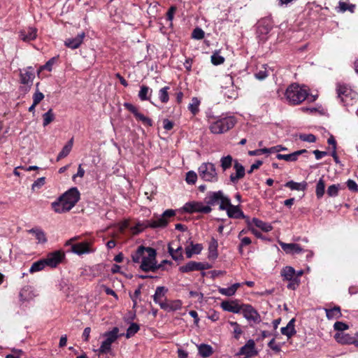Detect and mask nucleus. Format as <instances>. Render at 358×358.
<instances>
[{"label":"nucleus","instance_id":"obj_28","mask_svg":"<svg viewBox=\"0 0 358 358\" xmlns=\"http://www.w3.org/2000/svg\"><path fill=\"white\" fill-rule=\"evenodd\" d=\"M295 319L292 318L287 323L286 327H282L280 329L281 334L282 335L286 336L288 338H292L294 335L296 334V331L294 327Z\"/></svg>","mask_w":358,"mask_h":358},{"label":"nucleus","instance_id":"obj_42","mask_svg":"<svg viewBox=\"0 0 358 358\" xmlns=\"http://www.w3.org/2000/svg\"><path fill=\"white\" fill-rule=\"evenodd\" d=\"M45 266H47V263L45 262L44 259H40L32 264L29 268V272L31 273H34L35 272L41 271L44 269Z\"/></svg>","mask_w":358,"mask_h":358},{"label":"nucleus","instance_id":"obj_38","mask_svg":"<svg viewBox=\"0 0 358 358\" xmlns=\"http://www.w3.org/2000/svg\"><path fill=\"white\" fill-rule=\"evenodd\" d=\"M73 143V139L71 138L69 141L63 147L62 150L58 154L57 160L59 161L60 159L66 157L71 152Z\"/></svg>","mask_w":358,"mask_h":358},{"label":"nucleus","instance_id":"obj_61","mask_svg":"<svg viewBox=\"0 0 358 358\" xmlns=\"http://www.w3.org/2000/svg\"><path fill=\"white\" fill-rule=\"evenodd\" d=\"M346 185H347V187L348 188L352 191V192H358V185L356 183L355 181H354L353 180H351V179H349L347 182H346Z\"/></svg>","mask_w":358,"mask_h":358},{"label":"nucleus","instance_id":"obj_51","mask_svg":"<svg viewBox=\"0 0 358 358\" xmlns=\"http://www.w3.org/2000/svg\"><path fill=\"white\" fill-rule=\"evenodd\" d=\"M276 158L279 160H285L287 162H296L297 160L294 152L287 155L277 154Z\"/></svg>","mask_w":358,"mask_h":358},{"label":"nucleus","instance_id":"obj_53","mask_svg":"<svg viewBox=\"0 0 358 358\" xmlns=\"http://www.w3.org/2000/svg\"><path fill=\"white\" fill-rule=\"evenodd\" d=\"M224 58L221 56L218 52H214L211 56V62L213 64L217 66L223 64Z\"/></svg>","mask_w":358,"mask_h":358},{"label":"nucleus","instance_id":"obj_47","mask_svg":"<svg viewBox=\"0 0 358 358\" xmlns=\"http://www.w3.org/2000/svg\"><path fill=\"white\" fill-rule=\"evenodd\" d=\"M355 6L354 4H348L345 2L340 1L338 3V11L344 13L346 10H349L351 13L354 12Z\"/></svg>","mask_w":358,"mask_h":358},{"label":"nucleus","instance_id":"obj_5","mask_svg":"<svg viewBox=\"0 0 358 358\" xmlns=\"http://www.w3.org/2000/svg\"><path fill=\"white\" fill-rule=\"evenodd\" d=\"M206 202L211 206L219 205V209L221 210H226L231 204L230 199L221 190L208 192Z\"/></svg>","mask_w":358,"mask_h":358},{"label":"nucleus","instance_id":"obj_31","mask_svg":"<svg viewBox=\"0 0 358 358\" xmlns=\"http://www.w3.org/2000/svg\"><path fill=\"white\" fill-rule=\"evenodd\" d=\"M218 242L212 238L208 245V257L211 259H215L218 257L217 252Z\"/></svg>","mask_w":358,"mask_h":358},{"label":"nucleus","instance_id":"obj_15","mask_svg":"<svg viewBox=\"0 0 358 358\" xmlns=\"http://www.w3.org/2000/svg\"><path fill=\"white\" fill-rule=\"evenodd\" d=\"M257 354L255 350V343L252 339H250L247 343L241 347L237 353V355L245 356V358H250Z\"/></svg>","mask_w":358,"mask_h":358},{"label":"nucleus","instance_id":"obj_8","mask_svg":"<svg viewBox=\"0 0 358 358\" xmlns=\"http://www.w3.org/2000/svg\"><path fill=\"white\" fill-rule=\"evenodd\" d=\"M198 172L199 176L205 181L211 182L217 181V173L213 163H202L199 167Z\"/></svg>","mask_w":358,"mask_h":358},{"label":"nucleus","instance_id":"obj_56","mask_svg":"<svg viewBox=\"0 0 358 358\" xmlns=\"http://www.w3.org/2000/svg\"><path fill=\"white\" fill-rule=\"evenodd\" d=\"M197 179V175L195 172L190 171L187 173L186 182L188 184H194Z\"/></svg>","mask_w":358,"mask_h":358},{"label":"nucleus","instance_id":"obj_43","mask_svg":"<svg viewBox=\"0 0 358 358\" xmlns=\"http://www.w3.org/2000/svg\"><path fill=\"white\" fill-rule=\"evenodd\" d=\"M29 232L35 235V237L39 243H44L47 241L45 234L41 229H31L29 231Z\"/></svg>","mask_w":358,"mask_h":358},{"label":"nucleus","instance_id":"obj_29","mask_svg":"<svg viewBox=\"0 0 358 358\" xmlns=\"http://www.w3.org/2000/svg\"><path fill=\"white\" fill-rule=\"evenodd\" d=\"M182 303L180 300H173L169 303L165 302L164 304H161V308L166 311H175L180 310Z\"/></svg>","mask_w":358,"mask_h":358},{"label":"nucleus","instance_id":"obj_17","mask_svg":"<svg viewBox=\"0 0 358 358\" xmlns=\"http://www.w3.org/2000/svg\"><path fill=\"white\" fill-rule=\"evenodd\" d=\"M234 169L236 172L230 175L229 179L231 183L236 184L239 180L245 176V167L237 159L234 160Z\"/></svg>","mask_w":358,"mask_h":358},{"label":"nucleus","instance_id":"obj_7","mask_svg":"<svg viewBox=\"0 0 358 358\" xmlns=\"http://www.w3.org/2000/svg\"><path fill=\"white\" fill-rule=\"evenodd\" d=\"M119 329L114 327L111 331L105 332L103 336L105 340L101 343L100 348L95 350L99 354L104 355L110 352L111 345L118 338Z\"/></svg>","mask_w":358,"mask_h":358},{"label":"nucleus","instance_id":"obj_14","mask_svg":"<svg viewBox=\"0 0 358 358\" xmlns=\"http://www.w3.org/2000/svg\"><path fill=\"white\" fill-rule=\"evenodd\" d=\"M243 317L248 321L259 322L260 321V315L258 312L249 304H242L241 311Z\"/></svg>","mask_w":358,"mask_h":358},{"label":"nucleus","instance_id":"obj_54","mask_svg":"<svg viewBox=\"0 0 358 358\" xmlns=\"http://www.w3.org/2000/svg\"><path fill=\"white\" fill-rule=\"evenodd\" d=\"M339 189H340L339 184L331 185L328 187L327 193L329 196H331V197L336 196L338 194Z\"/></svg>","mask_w":358,"mask_h":358},{"label":"nucleus","instance_id":"obj_41","mask_svg":"<svg viewBox=\"0 0 358 358\" xmlns=\"http://www.w3.org/2000/svg\"><path fill=\"white\" fill-rule=\"evenodd\" d=\"M285 186L291 189L292 190H304L306 188L307 184L306 182H296L293 180H290L285 183Z\"/></svg>","mask_w":358,"mask_h":358},{"label":"nucleus","instance_id":"obj_52","mask_svg":"<svg viewBox=\"0 0 358 358\" xmlns=\"http://www.w3.org/2000/svg\"><path fill=\"white\" fill-rule=\"evenodd\" d=\"M135 117L143 122V124L145 126H152V121L150 118L145 117L143 114L139 113L138 111L134 115Z\"/></svg>","mask_w":358,"mask_h":358},{"label":"nucleus","instance_id":"obj_34","mask_svg":"<svg viewBox=\"0 0 358 358\" xmlns=\"http://www.w3.org/2000/svg\"><path fill=\"white\" fill-rule=\"evenodd\" d=\"M152 90L146 85L141 86L138 96L141 101H150Z\"/></svg>","mask_w":358,"mask_h":358},{"label":"nucleus","instance_id":"obj_18","mask_svg":"<svg viewBox=\"0 0 358 358\" xmlns=\"http://www.w3.org/2000/svg\"><path fill=\"white\" fill-rule=\"evenodd\" d=\"M64 257V254L58 250L48 254L44 260L47 263L48 266L55 268L62 261Z\"/></svg>","mask_w":358,"mask_h":358},{"label":"nucleus","instance_id":"obj_35","mask_svg":"<svg viewBox=\"0 0 358 358\" xmlns=\"http://www.w3.org/2000/svg\"><path fill=\"white\" fill-rule=\"evenodd\" d=\"M325 312L329 320L338 319L342 315L339 306H334L333 308H325Z\"/></svg>","mask_w":358,"mask_h":358},{"label":"nucleus","instance_id":"obj_32","mask_svg":"<svg viewBox=\"0 0 358 358\" xmlns=\"http://www.w3.org/2000/svg\"><path fill=\"white\" fill-rule=\"evenodd\" d=\"M203 250V246L200 243L194 244L191 242L190 247L185 248V253L187 258H191L194 254H199Z\"/></svg>","mask_w":358,"mask_h":358},{"label":"nucleus","instance_id":"obj_63","mask_svg":"<svg viewBox=\"0 0 358 358\" xmlns=\"http://www.w3.org/2000/svg\"><path fill=\"white\" fill-rule=\"evenodd\" d=\"M334 328L337 331H344L348 329V326L342 322H336L334 324Z\"/></svg>","mask_w":358,"mask_h":358},{"label":"nucleus","instance_id":"obj_48","mask_svg":"<svg viewBox=\"0 0 358 358\" xmlns=\"http://www.w3.org/2000/svg\"><path fill=\"white\" fill-rule=\"evenodd\" d=\"M229 324L234 327V337L238 340L240 338L241 335L243 334V331L241 328V326L236 322L229 321Z\"/></svg>","mask_w":358,"mask_h":358},{"label":"nucleus","instance_id":"obj_1","mask_svg":"<svg viewBox=\"0 0 358 358\" xmlns=\"http://www.w3.org/2000/svg\"><path fill=\"white\" fill-rule=\"evenodd\" d=\"M80 199V192L76 187H72L63 194L57 201L52 203L55 213H62L72 209Z\"/></svg>","mask_w":358,"mask_h":358},{"label":"nucleus","instance_id":"obj_59","mask_svg":"<svg viewBox=\"0 0 358 358\" xmlns=\"http://www.w3.org/2000/svg\"><path fill=\"white\" fill-rule=\"evenodd\" d=\"M271 30V27L269 25H264L260 23L257 27V33L261 34H266Z\"/></svg>","mask_w":358,"mask_h":358},{"label":"nucleus","instance_id":"obj_64","mask_svg":"<svg viewBox=\"0 0 358 358\" xmlns=\"http://www.w3.org/2000/svg\"><path fill=\"white\" fill-rule=\"evenodd\" d=\"M255 76L257 79L262 80L268 76V73L266 70H259L255 74Z\"/></svg>","mask_w":358,"mask_h":358},{"label":"nucleus","instance_id":"obj_57","mask_svg":"<svg viewBox=\"0 0 358 358\" xmlns=\"http://www.w3.org/2000/svg\"><path fill=\"white\" fill-rule=\"evenodd\" d=\"M204 31L201 28H195L192 34V38L195 39H202L204 37Z\"/></svg>","mask_w":358,"mask_h":358},{"label":"nucleus","instance_id":"obj_30","mask_svg":"<svg viewBox=\"0 0 358 358\" xmlns=\"http://www.w3.org/2000/svg\"><path fill=\"white\" fill-rule=\"evenodd\" d=\"M36 296L34 289L31 286L24 287L20 292V297L22 301H28Z\"/></svg>","mask_w":358,"mask_h":358},{"label":"nucleus","instance_id":"obj_3","mask_svg":"<svg viewBox=\"0 0 358 358\" xmlns=\"http://www.w3.org/2000/svg\"><path fill=\"white\" fill-rule=\"evenodd\" d=\"M176 215L175 210L172 209L166 210L161 216L155 217L151 220H145L143 222L137 224L136 227L139 231L145 228H164L167 226L169 219Z\"/></svg>","mask_w":358,"mask_h":358},{"label":"nucleus","instance_id":"obj_44","mask_svg":"<svg viewBox=\"0 0 358 358\" xmlns=\"http://www.w3.org/2000/svg\"><path fill=\"white\" fill-rule=\"evenodd\" d=\"M201 101L197 97H193L188 105V109L193 115H196L199 111Z\"/></svg>","mask_w":358,"mask_h":358},{"label":"nucleus","instance_id":"obj_55","mask_svg":"<svg viewBox=\"0 0 358 358\" xmlns=\"http://www.w3.org/2000/svg\"><path fill=\"white\" fill-rule=\"evenodd\" d=\"M45 183V178L41 177L38 178L31 185V189L35 191L36 189H38L41 188Z\"/></svg>","mask_w":358,"mask_h":358},{"label":"nucleus","instance_id":"obj_13","mask_svg":"<svg viewBox=\"0 0 358 358\" xmlns=\"http://www.w3.org/2000/svg\"><path fill=\"white\" fill-rule=\"evenodd\" d=\"M20 83L27 85L28 87V90L30 89L35 78L34 68L32 66H28L20 70Z\"/></svg>","mask_w":358,"mask_h":358},{"label":"nucleus","instance_id":"obj_25","mask_svg":"<svg viewBox=\"0 0 358 358\" xmlns=\"http://www.w3.org/2000/svg\"><path fill=\"white\" fill-rule=\"evenodd\" d=\"M334 338L338 343L342 345H353L355 342L354 335L352 336L343 332L336 333Z\"/></svg>","mask_w":358,"mask_h":358},{"label":"nucleus","instance_id":"obj_16","mask_svg":"<svg viewBox=\"0 0 358 358\" xmlns=\"http://www.w3.org/2000/svg\"><path fill=\"white\" fill-rule=\"evenodd\" d=\"M234 169L236 172L230 175L229 179L231 183L236 184L239 180L245 176V167L237 159L234 160Z\"/></svg>","mask_w":358,"mask_h":358},{"label":"nucleus","instance_id":"obj_6","mask_svg":"<svg viewBox=\"0 0 358 358\" xmlns=\"http://www.w3.org/2000/svg\"><path fill=\"white\" fill-rule=\"evenodd\" d=\"M236 124V120L234 117H225L219 118L215 122H212L210 125V130L212 133L215 134H222L233 128Z\"/></svg>","mask_w":358,"mask_h":358},{"label":"nucleus","instance_id":"obj_10","mask_svg":"<svg viewBox=\"0 0 358 358\" xmlns=\"http://www.w3.org/2000/svg\"><path fill=\"white\" fill-rule=\"evenodd\" d=\"M280 274L283 280L289 282L287 285L288 289L295 290L299 286L300 280L297 279V277L296 276V271L293 267H284L282 269Z\"/></svg>","mask_w":358,"mask_h":358},{"label":"nucleus","instance_id":"obj_20","mask_svg":"<svg viewBox=\"0 0 358 358\" xmlns=\"http://www.w3.org/2000/svg\"><path fill=\"white\" fill-rule=\"evenodd\" d=\"M85 37V32H81L74 38H69L66 39L64 41V45L72 50L76 49L79 48L83 43Z\"/></svg>","mask_w":358,"mask_h":358},{"label":"nucleus","instance_id":"obj_50","mask_svg":"<svg viewBox=\"0 0 358 358\" xmlns=\"http://www.w3.org/2000/svg\"><path fill=\"white\" fill-rule=\"evenodd\" d=\"M54 118H55V115L52 112V110L50 108L48 110V112L44 113L43 115V125L44 127L48 125L51 122L53 121Z\"/></svg>","mask_w":358,"mask_h":358},{"label":"nucleus","instance_id":"obj_11","mask_svg":"<svg viewBox=\"0 0 358 358\" xmlns=\"http://www.w3.org/2000/svg\"><path fill=\"white\" fill-rule=\"evenodd\" d=\"M78 239V236H75L66 242V245H71V251L76 255H81L83 254H88L94 252L90 247V244L87 242H81L78 243H73Z\"/></svg>","mask_w":358,"mask_h":358},{"label":"nucleus","instance_id":"obj_46","mask_svg":"<svg viewBox=\"0 0 358 358\" xmlns=\"http://www.w3.org/2000/svg\"><path fill=\"white\" fill-rule=\"evenodd\" d=\"M325 184L322 178H320L316 185V196L318 199H321L324 194Z\"/></svg>","mask_w":358,"mask_h":358},{"label":"nucleus","instance_id":"obj_37","mask_svg":"<svg viewBox=\"0 0 358 358\" xmlns=\"http://www.w3.org/2000/svg\"><path fill=\"white\" fill-rule=\"evenodd\" d=\"M146 247L141 245L138 248L137 250L131 255V259L135 263H141L143 257L146 251Z\"/></svg>","mask_w":358,"mask_h":358},{"label":"nucleus","instance_id":"obj_24","mask_svg":"<svg viewBox=\"0 0 358 358\" xmlns=\"http://www.w3.org/2000/svg\"><path fill=\"white\" fill-rule=\"evenodd\" d=\"M227 216L229 218L240 219L245 218V215L241 210L240 206H234L231 204L229 208L226 210Z\"/></svg>","mask_w":358,"mask_h":358},{"label":"nucleus","instance_id":"obj_58","mask_svg":"<svg viewBox=\"0 0 358 358\" xmlns=\"http://www.w3.org/2000/svg\"><path fill=\"white\" fill-rule=\"evenodd\" d=\"M299 138L303 141H306V142H309V143H314L316 141V137L315 135L312 134H301L299 136Z\"/></svg>","mask_w":358,"mask_h":358},{"label":"nucleus","instance_id":"obj_2","mask_svg":"<svg viewBox=\"0 0 358 358\" xmlns=\"http://www.w3.org/2000/svg\"><path fill=\"white\" fill-rule=\"evenodd\" d=\"M308 91L305 86L297 83L289 85L285 92V97L289 105H299L308 97Z\"/></svg>","mask_w":358,"mask_h":358},{"label":"nucleus","instance_id":"obj_36","mask_svg":"<svg viewBox=\"0 0 358 358\" xmlns=\"http://www.w3.org/2000/svg\"><path fill=\"white\" fill-rule=\"evenodd\" d=\"M199 354L201 357L206 358L213 353V348L207 344H201L197 345Z\"/></svg>","mask_w":358,"mask_h":358},{"label":"nucleus","instance_id":"obj_27","mask_svg":"<svg viewBox=\"0 0 358 358\" xmlns=\"http://www.w3.org/2000/svg\"><path fill=\"white\" fill-rule=\"evenodd\" d=\"M168 292V289L164 286H159L156 288L155 293L153 295V301L155 303L159 304L161 307V304H164L166 301L163 300L165 297L166 294Z\"/></svg>","mask_w":358,"mask_h":358},{"label":"nucleus","instance_id":"obj_39","mask_svg":"<svg viewBox=\"0 0 358 358\" xmlns=\"http://www.w3.org/2000/svg\"><path fill=\"white\" fill-rule=\"evenodd\" d=\"M252 224H254L257 227L262 229L263 231L268 232L272 230V226L267 222H265L261 220L254 217L252 220Z\"/></svg>","mask_w":358,"mask_h":358},{"label":"nucleus","instance_id":"obj_19","mask_svg":"<svg viewBox=\"0 0 358 358\" xmlns=\"http://www.w3.org/2000/svg\"><path fill=\"white\" fill-rule=\"evenodd\" d=\"M207 267L204 264L196 262H189L186 264L180 266L179 270L182 273H189L194 271H203L206 269Z\"/></svg>","mask_w":358,"mask_h":358},{"label":"nucleus","instance_id":"obj_22","mask_svg":"<svg viewBox=\"0 0 358 358\" xmlns=\"http://www.w3.org/2000/svg\"><path fill=\"white\" fill-rule=\"evenodd\" d=\"M20 38L25 42L34 40L37 37V29L34 27H28L20 31Z\"/></svg>","mask_w":358,"mask_h":358},{"label":"nucleus","instance_id":"obj_23","mask_svg":"<svg viewBox=\"0 0 358 358\" xmlns=\"http://www.w3.org/2000/svg\"><path fill=\"white\" fill-rule=\"evenodd\" d=\"M279 244L281 248L287 253L290 255L299 254L302 252V248L297 243H285L280 241Z\"/></svg>","mask_w":358,"mask_h":358},{"label":"nucleus","instance_id":"obj_12","mask_svg":"<svg viewBox=\"0 0 358 358\" xmlns=\"http://www.w3.org/2000/svg\"><path fill=\"white\" fill-rule=\"evenodd\" d=\"M210 205H205L202 202H189L185 204L183 210L185 212L193 213H201L207 214L211 212L212 208Z\"/></svg>","mask_w":358,"mask_h":358},{"label":"nucleus","instance_id":"obj_40","mask_svg":"<svg viewBox=\"0 0 358 358\" xmlns=\"http://www.w3.org/2000/svg\"><path fill=\"white\" fill-rule=\"evenodd\" d=\"M234 160L231 155L224 156L220 159V166L223 171L229 169L232 164L234 165Z\"/></svg>","mask_w":358,"mask_h":358},{"label":"nucleus","instance_id":"obj_45","mask_svg":"<svg viewBox=\"0 0 358 358\" xmlns=\"http://www.w3.org/2000/svg\"><path fill=\"white\" fill-rule=\"evenodd\" d=\"M169 87L166 86L164 87H162L159 91V99L163 103H166L169 100Z\"/></svg>","mask_w":358,"mask_h":358},{"label":"nucleus","instance_id":"obj_62","mask_svg":"<svg viewBox=\"0 0 358 358\" xmlns=\"http://www.w3.org/2000/svg\"><path fill=\"white\" fill-rule=\"evenodd\" d=\"M275 340V338H273L268 343V346L275 352H279L280 351V345L276 344Z\"/></svg>","mask_w":358,"mask_h":358},{"label":"nucleus","instance_id":"obj_26","mask_svg":"<svg viewBox=\"0 0 358 358\" xmlns=\"http://www.w3.org/2000/svg\"><path fill=\"white\" fill-rule=\"evenodd\" d=\"M176 245L175 242H172L169 244L168 251L172 258L176 260H180L182 259V248L180 245H177L176 248L173 246Z\"/></svg>","mask_w":358,"mask_h":358},{"label":"nucleus","instance_id":"obj_9","mask_svg":"<svg viewBox=\"0 0 358 358\" xmlns=\"http://www.w3.org/2000/svg\"><path fill=\"white\" fill-rule=\"evenodd\" d=\"M336 90L338 98L345 105H352V101L357 99V92L345 85L338 84Z\"/></svg>","mask_w":358,"mask_h":358},{"label":"nucleus","instance_id":"obj_49","mask_svg":"<svg viewBox=\"0 0 358 358\" xmlns=\"http://www.w3.org/2000/svg\"><path fill=\"white\" fill-rule=\"evenodd\" d=\"M139 325L136 323H131L127 329L126 338H129L134 336L139 330Z\"/></svg>","mask_w":358,"mask_h":358},{"label":"nucleus","instance_id":"obj_4","mask_svg":"<svg viewBox=\"0 0 358 358\" xmlns=\"http://www.w3.org/2000/svg\"><path fill=\"white\" fill-rule=\"evenodd\" d=\"M157 252L152 248L148 247L146 248L145 253L143 255V260L140 265V268L145 272L148 271H155L162 268V264H157Z\"/></svg>","mask_w":358,"mask_h":358},{"label":"nucleus","instance_id":"obj_33","mask_svg":"<svg viewBox=\"0 0 358 358\" xmlns=\"http://www.w3.org/2000/svg\"><path fill=\"white\" fill-rule=\"evenodd\" d=\"M241 283H234L229 287H222L219 288V292L227 296H231L235 294L237 289L241 287Z\"/></svg>","mask_w":358,"mask_h":358},{"label":"nucleus","instance_id":"obj_60","mask_svg":"<svg viewBox=\"0 0 358 358\" xmlns=\"http://www.w3.org/2000/svg\"><path fill=\"white\" fill-rule=\"evenodd\" d=\"M43 94L37 91L33 95V103H34V105H38L43 99Z\"/></svg>","mask_w":358,"mask_h":358},{"label":"nucleus","instance_id":"obj_21","mask_svg":"<svg viewBox=\"0 0 358 358\" xmlns=\"http://www.w3.org/2000/svg\"><path fill=\"white\" fill-rule=\"evenodd\" d=\"M222 308L233 313H239L241 311L242 304L238 303L236 301H224L221 303Z\"/></svg>","mask_w":358,"mask_h":358}]
</instances>
